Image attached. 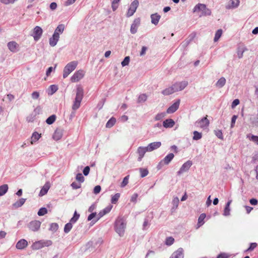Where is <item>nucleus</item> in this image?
Masks as SVG:
<instances>
[{"instance_id":"nucleus-1","label":"nucleus","mask_w":258,"mask_h":258,"mask_svg":"<svg viewBox=\"0 0 258 258\" xmlns=\"http://www.w3.org/2000/svg\"><path fill=\"white\" fill-rule=\"evenodd\" d=\"M126 218L123 216H118L114 222V230L120 237H122L126 227Z\"/></svg>"},{"instance_id":"nucleus-2","label":"nucleus","mask_w":258,"mask_h":258,"mask_svg":"<svg viewBox=\"0 0 258 258\" xmlns=\"http://www.w3.org/2000/svg\"><path fill=\"white\" fill-rule=\"evenodd\" d=\"M83 96V88L80 86H78L77 88L76 98L72 106V109L74 110H76L80 107Z\"/></svg>"},{"instance_id":"nucleus-3","label":"nucleus","mask_w":258,"mask_h":258,"mask_svg":"<svg viewBox=\"0 0 258 258\" xmlns=\"http://www.w3.org/2000/svg\"><path fill=\"white\" fill-rule=\"evenodd\" d=\"M78 64V62L77 61H72L67 63L63 70V78H66L68 77L76 69Z\"/></svg>"},{"instance_id":"nucleus-4","label":"nucleus","mask_w":258,"mask_h":258,"mask_svg":"<svg viewBox=\"0 0 258 258\" xmlns=\"http://www.w3.org/2000/svg\"><path fill=\"white\" fill-rule=\"evenodd\" d=\"M80 217V214H78L77 211H75L73 217L71 219L70 222L66 224L64 227V232L66 233H68L73 227V224L77 222Z\"/></svg>"},{"instance_id":"nucleus-5","label":"nucleus","mask_w":258,"mask_h":258,"mask_svg":"<svg viewBox=\"0 0 258 258\" xmlns=\"http://www.w3.org/2000/svg\"><path fill=\"white\" fill-rule=\"evenodd\" d=\"M201 11L202 15L204 16H209L211 14V10L206 7L204 4H199L197 5L194 9V12Z\"/></svg>"},{"instance_id":"nucleus-6","label":"nucleus","mask_w":258,"mask_h":258,"mask_svg":"<svg viewBox=\"0 0 258 258\" xmlns=\"http://www.w3.org/2000/svg\"><path fill=\"white\" fill-rule=\"evenodd\" d=\"M85 72L82 70L76 71L71 78L72 82H78L81 80L85 75Z\"/></svg>"},{"instance_id":"nucleus-7","label":"nucleus","mask_w":258,"mask_h":258,"mask_svg":"<svg viewBox=\"0 0 258 258\" xmlns=\"http://www.w3.org/2000/svg\"><path fill=\"white\" fill-rule=\"evenodd\" d=\"M139 6V1L134 0L131 4L127 13V17H129L134 15Z\"/></svg>"},{"instance_id":"nucleus-8","label":"nucleus","mask_w":258,"mask_h":258,"mask_svg":"<svg viewBox=\"0 0 258 258\" xmlns=\"http://www.w3.org/2000/svg\"><path fill=\"white\" fill-rule=\"evenodd\" d=\"M43 30L39 26H36L33 31L32 36L33 37L35 41H37L41 37Z\"/></svg>"},{"instance_id":"nucleus-9","label":"nucleus","mask_w":258,"mask_h":258,"mask_svg":"<svg viewBox=\"0 0 258 258\" xmlns=\"http://www.w3.org/2000/svg\"><path fill=\"white\" fill-rule=\"evenodd\" d=\"M192 165V162L190 160H188L186 162H185L180 167L179 171L177 172V175H180L184 172H187L188 171L190 167Z\"/></svg>"},{"instance_id":"nucleus-10","label":"nucleus","mask_w":258,"mask_h":258,"mask_svg":"<svg viewBox=\"0 0 258 258\" xmlns=\"http://www.w3.org/2000/svg\"><path fill=\"white\" fill-rule=\"evenodd\" d=\"M41 224V223L39 221H32L28 224V227L32 231H37L40 229Z\"/></svg>"},{"instance_id":"nucleus-11","label":"nucleus","mask_w":258,"mask_h":258,"mask_svg":"<svg viewBox=\"0 0 258 258\" xmlns=\"http://www.w3.org/2000/svg\"><path fill=\"white\" fill-rule=\"evenodd\" d=\"M148 152V150L147 147L140 146L138 148L137 150V153L138 155V161L140 162L144 157L145 153Z\"/></svg>"},{"instance_id":"nucleus-12","label":"nucleus","mask_w":258,"mask_h":258,"mask_svg":"<svg viewBox=\"0 0 258 258\" xmlns=\"http://www.w3.org/2000/svg\"><path fill=\"white\" fill-rule=\"evenodd\" d=\"M186 81L177 82L172 85L175 92L183 90L187 85Z\"/></svg>"},{"instance_id":"nucleus-13","label":"nucleus","mask_w":258,"mask_h":258,"mask_svg":"<svg viewBox=\"0 0 258 258\" xmlns=\"http://www.w3.org/2000/svg\"><path fill=\"white\" fill-rule=\"evenodd\" d=\"M8 47L12 52H16L19 50V45L15 41H12L8 43Z\"/></svg>"},{"instance_id":"nucleus-14","label":"nucleus","mask_w":258,"mask_h":258,"mask_svg":"<svg viewBox=\"0 0 258 258\" xmlns=\"http://www.w3.org/2000/svg\"><path fill=\"white\" fill-rule=\"evenodd\" d=\"M179 103L180 100L178 99L167 109L166 113L170 114L175 112L179 107Z\"/></svg>"},{"instance_id":"nucleus-15","label":"nucleus","mask_w":258,"mask_h":258,"mask_svg":"<svg viewBox=\"0 0 258 258\" xmlns=\"http://www.w3.org/2000/svg\"><path fill=\"white\" fill-rule=\"evenodd\" d=\"M174 155L173 153H169L167 155H166L163 160H162L160 163L159 165H168L169 163L172 161L173 159Z\"/></svg>"},{"instance_id":"nucleus-16","label":"nucleus","mask_w":258,"mask_h":258,"mask_svg":"<svg viewBox=\"0 0 258 258\" xmlns=\"http://www.w3.org/2000/svg\"><path fill=\"white\" fill-rule=\"evenodd\" d=\"M183 249L182 248H179L175 251L169 258H183Z\"/></svg>"},{"instance_id":"nucleus-17","label":"nucleus","mask_w":258,"mask_h":258,"mask_svg":"<svg viewBox=\"0 0 258 258\" xmlns=\"http://www.w3.org/2000/svg\"><path fill=\"white\" fill-rule=\"evenodd\" d=\"M198 126L201 128H204L207 127L209 124V121L206 117H204L200 120L197 122Z\"/></svg>"},{"instance_id":"nucleus-18","label":"nucleus","mask_w":258,"mask_h":258,"mask_svg":"<svg viewBox=\"0 0 258 258\" xmlns=\"http://www.w3.org/2000/svg\"><path fill=\"white\" fill-rule=\"evenodd\" d=\"M161 146L160 142H155L149 144L147 146L148 152H151L159 148Z\"/></svg>"},{"instance_id":"nucleus-19","label":"nucleus","mask_w":258,"mask_h":258,"mask_svg":"<svg viewBox=\"0 0 258 258\" xmlns=\"http://www.w3.org/2000/svg\"><path fill=\"white\" fill-rule=\"evenodd\" d=\"M63 131L60 128H57L52 136V138L55 141L59 140L62 136Z\"/></svg>"},{"instance_id":"nucleus-20","label":"nucleus","mask_w":258,"mask_h":258,"mask_svg":"<svg viewBox=\"0 0 258 258\" xmlns=\"http://www.w3.org/2000/svg\"><path fill=\"white\" fill-rule=\"evenodd\" d=\"M28 245V242L24 239L20 240L16 244V247L18 249H23Z\"/></svg>"},{"instance_id":"nucleus-21","label":"nucleus","mask_w":258,"mask_h":258,"mask_svg":"<svg viewBox=\"0 0 258 258\" xmlns=\"http://www.w3.org/2000/svg\"><path fill=\"white\" fill-rule=\"evenodd\" d=\"M112 208V206L111 205H109L107 206L105 208H104L103 210L101 211L98 214V220L103 217L104 215L108 213Z\"/></svg>"},{"instance_id":"nucleus-22","label":"nucleus","mask_w":258,"mask_h":258,"mask_svg":"<svg viewBox=\"0 0 258 258\" xmlns=\"http://www.w3.org/2000/svg\"><path fill=\"white\" fill-rule=\"evenodd\" d=\"M59 39V36H57L53 34L52 37L49 38V44L52 46L54 47L56 44Z\"/></svg>"},{"instance_id":"nucleus-23","label":"nucleus","mask_w":258,"mask_h":258,"mask_svg":"<svg viewBox=\"0 0 258 258\" xmlns=\"http://www.w3.org/2000/svg\"><path fill=\"white\" fill-rule=\"evenodd\" d=\"M175 122L172 119H166L163 122V126L165 128H171L174 126Z\"/></svg>"},{"instance_id":"nucleus-24","label":"nucleus","mask_w":258,"mask_h":258,"mask_svg":"<svg viewBox=\"0 0 258 258\" xmlns=\"http://www.w3.org/2000/svg\"><path fill=\"white\" fill-rule=\"evenodd\" d=\"M161 16L157 13H155L151 15V23L155 25H157L160 19Z\"/></svg>"},{"instance_id":"nucleus-25","label":"nucleus","mask_w":258,"mask_h":258,"mask_svg":"<svg viewBox=\"0 0 258 258\" xmlns=\"http://www.w3.org/2000/svg\"><path fill=\"white\" fill-rule=\"evenodd\" d=\"M239 5V0H230L228 5L226 6V9H231L237 8Z\"/></svg>"},{"instance_id":"nucleus-26","label":"nucleus","mask_w":258,"mask_h":258,"mask_svg":"<svg viewBox=\"0 0 258 258\" xmlns=\"http://www.w3.org/2000/svg\"><path fill=\"white\" fill-rule=\"evenodd\" d=\"M50 188V184L48 182L45 183L39 192V196H43L47 194Z\"/></svg>"},{"instance_id":"nucleus-27","label":"nucleus","mask_w":258,"mask_h":258,"mask_svg":"<svg viewBox=\"0 0 258 258\" xmlns=\"http://www.w3.org/2000/svg\"><path fill=\"white\" fill-rule=\"evenodd\" d=\"M232 202L231 200H229L228 202L226 203L223 215L224 216H228L230 215V205Z\"/></svg>"},{"instance_id":"nucleus-28","label":"nucleus","mask_w":258,"mask_h":258,"mask_svg":"<svg viewBox=\"0 0 258 258\" xmlns=\"http://www.w3.org/2000/svg\"><path fill=\"white\" fill-rule=\"evenodd\" d=\"M64 29V26L63 24L59 25L55 29L53 34L57 36H59L60 34H62Z\"/></svg>"},{"instance_id":"nucleus-29","label":"nucleus","mask_w":258,"mask_h":258,"mask_svg":"<svg viewBox=\"0 0 258 258\" xmlns=\"http://www.w3.org/2000/svg\"><path fill=\"white\" fill-rule=\"evenodd\" d=\"M247 48L244 46H239L237 48V56L239 58H241L243 56V53L247 51Z\"/></svg>"},{"instance_id":"nucleus-30","label":"nucleus","mask_w":258,"mask_h":258,"mask_svg":"<svg viewBox=\"0 0 258 258\" xmlns=\"http://www.w3.org/2000/svg\"><path fill=\"white\" fill-rule=\"evenodd\" d=\"M44 246V243L42 241H38L34 242L32 245L33 249L37 250L42 248Z\"/></svg>"},{"instance_id":"nucleus-31","label":"nucleus","mask_w":258,"mask_h":258,"mask_svg":"<svg viewBox=\"0 0 258 258\" xmlns=\"http://www.w3.org/2000/svg\"><path fill=\"white\" fill-rule=\"evenodd\" d=\"M41 137V134H39L37 132H34L31 137V144H33L36 143Z\"/></svg>"},{"instance_id":"nucleus-32","label":"nucleus","mask_w":258,"mask_h":258,"mask_svg":"<svg viewBox=\"0 0 258 258\" xmlns=\"http://www.w3.org/2000/svg\"><path fill=\"white\" fill-rule=\"evenodd\" d=\"M179 200L177 197H175L173 198L172 204L173 205V207L171 209V212H173L178 207L179 204Z\"/></svg>"},{"instance_id":"nucleus-33","label":"nucleus","mask_w":258,"mask_h":258,"mask_svg":"<svg viewBox=\"0 0 258 258\" xmlns=\"http://www.w3.org/2000/svg\"><path fill=\"white\" fill-rule=\"evenodd\" d=\"M226 83V79L224 77H221L216 83V86L219 88H222Z\"/></svg>"},{"instance_id":"nucleus-34","label":"nucleus","mask_w":258,"mask_h":258,"mask_svg":"<svg viewBox=\"0 0 258 258\" xmlns=\"http://www.w3.org/2000/svg\"><path fill=\"white\" fill-rule=\"evenodd\" d=\"M206 214H204V213H203V214H201L199 218H198V228H199L200 227H201L202 225H203L205 222H204V219L205 218H206Z\"/></svg>"},{"instance_id":"nucleus-35","label":"nucleus","mask_w":258,"mask_h":258,"mask_svg":"<svg viewBox=\"0 0 258 258\" xmlns=\"http://www.w3.org/2000/svg\"><path fill=\"white\" fill-rule=\"evenodd\" d=\"M174 92L175 91L172 86L163 90L162 91V93L164 95H169Z\"/></svg>"},{"instance_id":"nucleus-36","label":"nucleus","mask_w":258,"mask_h":258,"mask_svg":"<svg viewBox=\"0 0 258 258\" xmlns=\"http://www.w3.org/2000/svg\"><path fill=\"white\" fill-rule=\"evenodd\" d=\"M26 199L24 198L20 199L13 204V206L16 208L21 207L25 202Z\"/></svg>"},{"instance_id":"nucleus-37","label":"nucleus","mask_w":258,"mask_h":258,"mask_svg":"<svg viewBox=\"0 0 258 258\" xmlns=\"http://www.w3.org/2000/svg\"><path fill=\"white\" fill-rule=\"evenodd\" d=\"M8 190V185L7 184H3L0 186V196H4Z\"/></svg>"},{"instance_id":"nucleus-38","label":"nucleus","mask_w":258,"mask_h":258,"mask_svg":"<svg viewBox=\"0 0 258 258\" xmlns=\"http://www.w3.org/2000/svg\"><path fill=\"white\" fill-rule=\"evenodd\" d=\"M116 122V119L114 117H111L106 123V127L110 128L112 127Z\"/></svg>"},{"instance_id":"nucleus-39","label":"nucleus","mask_w":258,"mask_h":258,"mask_svg":"<svg viewBox=\"0 0 258 258\" xmlns=\"http://www.w3.org/2000/svg\"><path fill=\"white\" fill-rule=\"evenodd\" d=\"M58 90L57 86L55 85H50L49 87L48 94L52 95Z\"/></svg>"},{"instance_id":"nucleus-40","label":"nucleus","mask_w":258,"mask_h":258,"mask_svg":"<svg viewBox=\"0 0 258 258\" xmlns=\"http://www.w3.org/2000/svg\"><path fill=\"white\" fill-rule=\"evenodd\" d=\"M139 170L140 173V176L142 178L146 176L149 173V171L146 168H140Z\"/></svg>"},{"instance_id":"nucleus-41","label":"nucleus","mask_w":258,"mask_h":258,"mask_svg":"<svg viewBox=\"0 0 258 258\" xmlns=\"http://www.w3.org/2000/svg\"><path fill=\"white\" fill-rule=\"evenodd\" d=\"M55 119L56 116L55 115H52L47 118L46 122L48 124H51L55 121Z\"/></svg>"},{"instance_id":"nucleus-42","label":"nucleus","mask_w":258,"mask_h":258,"mask_svg":"<svg viewBox=\"0 0 258 258\" xmlns=\"http://www.w3.org/2000/svg\"><path fill=\"white\" fill-rule=\"evenodd\" d=\"M222 34V29L218 30L216 32V34H215V35L214 37V41L215 42H217V41H218L219 38L221 37Z\"/></svg>"},{"instance_id":"nucleus-43","label":"nucleus","mask_w":258,"mask_h":258,"mask_svg":"<svg viewBox=\"0 0 258 258\" xmlns=\"http://www.w3.org/2000/svg\"><path fill=\"white\" fill-rule=\"evenodd\" d=\"M194 136L192 137V139L194 140H199L201 139L202 137V134L201 133L198 132V131H194Z\"/></svg>"},{"instance_id":"nucleus-44","label":"nucleus","mask_w":258,"mask_h":258,"mask_svg":"<svg viewBox=\"0 0 258 258\" xmlns=\"http://www.w3.org/2000/svg\"><path fill=\"white\" fill-rule=\"evenodd\" d=\"M166 112H161V113H158L155 117V119L156 120H161L163 118H164L166 115Z\"/></svg>"},{"instance_id":"nucleus-45","label":"nucleus","mask_w":258,"mask_h":258,"mask_svg":"<svg viewBox=\"0 0 258 258\" xmlns=\"http://www.w3.org/2000/svg\"><path fill=\"white\" fill-rule=\"evenodd\" d=\"M147 96H146V95L145 94H142L139 96L138 102L139 103L144 102L147 100Z\"/></svg>"},{"instance_id":"nucleus-46","label":"nucleus","mask_w":258,"mask_h":258,"mask_svg":"<svg viewBox=\"0 0 258 258\" xmlns=\"http://www.w3.org/2000/svg\"><path fill=\"white\" fill-rule=\"evenodd\" d=\"M130 60V57L128 56H125L121 62V64L122 67H125L129 64Z\"/></svg>"},{"instance_id":"nucleus-47","label":"nucleus","mask_w":258,"mask_h":258,"mask_svg":"<svg viewBox=\"0 0 258 258\" xmlns=\"http://www.w3.org/2000/svg\"><path fill=\"white\" fill-rule=\"evenodd\" d=\"M58 228V225L56 223H53L50 224L49 230L50 231L55 232Z\"/></svg>"},{"instance_id":"nucleus-48","label":"nucleus","mask_w":258,"mask_h":258,"mask_svg":"<svg viewBox=\"0 0 258 258\" xmlns=\"http://www.w3.org/2000/svg\"><path fill=\"white\" fill-rule=\"evenodd\" d=\"M120 197V194L119 193H117L113 196L111 198V203L112 204H115L119 199Z\"/></svg>"},{"instance_id":"nucleus-49","label":"nucleus","mask_w":258,"mask_h":258,"mask_svg":"<svg viewBox=\"0 0 258 258\" xmlns=\"http://www.w3.org/2000/svg\"><path fill=\"white\" fill-rule=\"evenodd\" d=\"M120 0H113L112 2V9L113 11H115L118 8V4Z\"/></svg>"},{"instance_id":"nucleus-50","label":"nucleus","mask_w":258,"mask_h":258,"mask_svg":"<svg viewBox=\"0 0 258 258\" xmlns=\"http://www.w3.org/2000/svg\"><path fill=\"white\" fill-rule=\"evenodd\" d=\"M47 213V210L45 208H41L38 211L37 214L39 216H43Z\"/></svg>"},{"instance_id":"nucleus-51","label":"nucleus","mask_w":258,"mask_h":258,"mask_svg":"<svg viewBox=\"0 0 258 258\" xmlns=\"http://www.w3.org/2000/svg\"><path fill=\"white\" fill-rule=\"evenodd\" d=\"M174 241V239L172 237H168L166 239L165 243L167 245H171Z\"/></svg>"},{"instance_id":"nucleus-52","label":"nucleus","mask_w":258,"mask_h":258,"mask_svg":"<svg viewBox=\"0 0 258 258\" xmlns=\"http://www.w3.org/2000/svg\"><path fill=\"white\" fill-rule=\"evenodd\" d=\"M128 179H129V175L126 176L125 177H124L123 181H122L121 183V187H124L125 186L128 182Z\"/></svg>"},{"instance_id":"nucleus-53","label":"nucleus","mask_w":258,"mask_h":258,"mask_svg":"<svg viewBox=\"0 0 258 258\" xmlns=\"http://www.w3.org/2000/svg\"><path fill=\"white\" fill-rule=\"evenodd\" d=\"M76 179L80 182H83L84 180V177L81 173H78L76 175Z\"/></svg>"},{"instance_id":"nucleus-54","label":"nucleus","mask_w":258,"mask_h":258,"mask_svg":"<svg viewBox=\"0 0 258 258\" xmlns=\"http://www.w3.org/2000/svg\"><path fill=\"white\" fill-rule=\"evenodd\" d=\"M138 27V26L135 25V24H132L131 27V33L135 34L137 32Z\"/></svg>"},{"instance_id":"nucleus-55","label":"nucleus","mask_w":258,"mask_h":258,"mask_svg":"<svg viewBox=\"0 0 258 258\" xmlns=\"http://www.w3.org/2000/svg\"><path fill=\"white\" fill-rule=\"evenodd\" d=\"M230 255L225 252L220 253L217 256V258H229Z\"/></svg>"},{"instance_id":"nucleus-56","label":"nucleus","mask_w":258,"mask_h":258,"mask_svg":"<svg viewBox=\"0 0 258 258\" xmlns=\"http://www.w3.org/2000/svg\"><path fill=\"white\" fill-rule=\"evenodd\" d=\"M237 118V115H234L232 116L231 118V127L232 128L234 127V124L235 123V121L236 119Z\"/></svg>"},{"instance_id":"nucleus-57","label":"nucleus","mask_w":258,"mask_h":258,"mask_svg":"<svg viewBox=\"0 0 258 258\" xmlns=\"http://www.w3.org/2000/svg\"><path fill=\"white\" fill-rule=\"evenodd\" d=\"M257 246L256 243H251L250 244V246L246 250V251H252Z\"/></svg>"},{"instance_id":"nucleus-58","label":"nucleus","mask_w":258,"mask_h":258,"mask_svg":"<svg viewBox=\"0 0 258 258\" xmlns=\"http://www.w3.org/2000/svg\"><path fill=\"white\" fill-rule=\"evenodd\" d=\"M138 197V195L137 193L134 194L131 197V202H134V203H136Z\"/></svg>"},{"instance_id":"nucleus-59","label":"nucleus","mask_w":258,"mask_h":258,"mask_svg":"<svg viewBox=\"0 0 258 258\" xmlns=\"http://www.w3.org/2000/svg\"><path fill=\"white\" fill-rule=\"evenodd\" d=\"M239 104V100L238 99L234 100L231 104V108H234L237 105Z\"/></svg>"},{"instance_id":"nucleus-60","label":"nucleus","mask_w":258,"mask_h":258,"mask_svg":"<svg viewBox=\"0 0 258 258\" xmlns=\"http://www.w3.org/2000/svg\"><path fill=\"white\" fill-rule=\"evenodd\" d=\"M71 186L74 189H78L81 187V183H78L74 182L71 184Z\"/></svg>"},{"instance_id":"nucleus-61","label":"nucleus","mask_w":258,"mask_h":258,"mask_svg":"<svg viewBox=\"0 0 258 258\" xmlns=\"http://www.w3.org/2000/svg\"><path fill=\"white\" fill-rule=\"evenodd\" d=\"M39 97V93L38 92L35 91L32 93V98L34 99H37Z\"/></svg>"},{"instance_id":"nucleus-62","label":"nucleus","mask_w":258,"mask_h":258,"mask_svg":"<svg viewBox=\"0 0 258 258\" xmlns=\"http://www.w3.org/2000/svg\"><path fill=\"white\" fill-rule=\"evenodd\" d=\"M215 134L219 139H223V134L221 131H216Z\"/></svg>"},{"instance_id":"nucleus-63","label":"nucleus","mask_w":258,"mask_h":258,"mask_svg":"<svg viewBox=\"0 0 258 258\" xmlns=\"http://www.w3.org/2000/svg\"><path fill=\"white\" fill-rule=\"evenodd\" d=\"M250 140L258 145V136L252 135L250 138Z\"/></svg>"},{"instance_id":"nucleus-64","label":"nucleus","mask_w":258,"mask_h":258,"mask_svg":"<svg viewBox=\"0 0 258 258\" xmlns=\"http://www.w3.org/2000/svg\"><path fill=\"white\" fill-rule=\"evenodd\" d=\"M90 171V167L89 166H86L83 170V174L84 175L87 176L88 175Z\"/></svg>"}]
</instances>
